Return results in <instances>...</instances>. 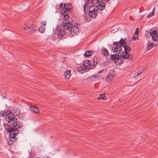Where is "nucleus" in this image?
Here are the masks:
<instances>
[{"instance_id": "1", "label": "nucleus", "mask_w": 158, "mask_h": 158, "mask_svg": "<svg viewBox=\"0 0 158 158\" xmlns=\"http://www.w3.org/2000/svg\"><path fill=\"white\" fill-rule=\"evenodd\" d=\"M7 123H4V126L7 132H9L11 138H14L19 133L18 129L22 127V124H18L17 118L13 113H9L6 116Z\"/></svg>"}, {"instance_id": "2", "label": "nucleus", "mask_w": 158, "mask_h": 158, "mask_svg": "<svg viewBox=\"0 0 158 158\" xmlns=\"http://www.w3.org/2000/svg\"><path fill=\"white\" fill-rule=\"evenodd\" d=\"M72 24L70 22H67L63 24L64 29H60L57 32L58 37L60 39L63 37L65 34V31L66 30L69 31Z\"/></svg>"}, {"instance_id": "3", "label": "nucleus", "mask_w": 158, "mask_h": 158, "mask_svg": "<svg viewBox=\"0 0 158 158\" xmlns=\"http://www.w3.org/2000/svg\"><path fill=\"white\" fill-rule=\"evenodd\" d=\"M123 46L125 52H123V54H121V56L123 59H128L131 61L132 60L133 57V56L131 54H128L131 50L130 48L127 45Z\"/></svg>"}, {"instance_id": "4", "label": "nucleus", "mask_w": 158, "mask_h": 158, "mask_svg": "<svg viewBox=\"0 0 158 158\" xmlns=\"http://www.w3.org/2000/svg\"><path fill=\"white\" fill-rule=\"evenodd\" d=\"M89 15L92 18H95L98 14L97 7L95 5L90 6L89 7Z\"/></svg>"}, {"instance_id": "5", "label": "nucleus", "mask_w": 158, "mask_h": 158, "mask_svg": "<svg viewBox=\"0 0 158 158\" xmlns=\"http://www.w3.org/2000/svg\"><path fill=\"white\" fill-rule=\"evenodd\" d=\"M23 29L27 32L31 34L32 32L35 31L37 29L35 26L32 24H25L23 28Z\"/></svg>"}, {"instance_id": "6", "label": "nucleus", "mask_w": 158, "mask_h": 158, "mask_svg": "<svg viewBox=\"0 0 158 158\" xmlns=\"http://www.w3.org/2000/svg\"><path fill=\"white\" fill-rule=\"evenodd\" d=\"M119 41L114 42L113 45L115 47H112L111 48V50L117 54L120 52L122 49L121 45H119Z\"/></svg>"}, {"instance_id": "7", "label": "nucleus", "mask_w": 158, "mask_h": 158, "mask_svg": "<svg viewBox=\"0 0 158 158\" xmlns=\"http://www.w3.org/2000/svg\"><path fill=\"white\" fill-rule=\"evenodd\" d=\"M116 73L114 70H110L106 77V81L109 82L112 80L114 77L115 76Z\"/></svg>"}, {"instance_id": "8", "label": "nucleus", "mask_w": 158, "mask_h": 158, "mask_svg": "<svg viewBox=\"0 0 158 158\" xmlns=\"http://www.w3.org/2000/svg\"><path fill=\"white\" fill-rule=\"evenodd\" d=\"M79 28L76 26L72 27L71 29L70 33L72 35H76L79 31Z\"/></svg>"}, {"instance_id": "9", "label": "nucleus", "mask_w": 158, "mask_h": 158, "mask_svg": "<svg viewBox=\"0 0 158 158\" xmlns=\"http://www.w3.org/2000/svg\"><path fill=\"white\" fill-rule=\"evenodd\" d=\"M83 65L84 68L86 70L89 69L91 67V62L88 60H85L83 61Z\"/></svg>"}, {"instance_id": "10", "label": "nucleus", "mask_w": 158, "mask_h": 158, "mask_svg": "<svg viewBox=\"0 0 158 158\" xmlns=\"http://www.w3.org/2000/svg\"><path fill=\"white\" fill-rule=\"evenodd\" d=\"M119 42H120V44L122 46L125 45V44L130 45L131 44V41L127 38H125L124 40L122 39L120 40Z\"/></svg>"}, {"instance_id": "11", "label": "nucleus", "mask_w": 158, "mask_h": 158, "mask_svg": "<svg viewBox=\"0 0 158 158\" xmlns=\"http://www.w3.org/2000/svg\"><path fill=\"white\" fill-rule=\"evenodd\" d=\"M64 8L67 11L70 12L72 11L73 6L70 3H64Z\"/></svg>"}, {"instance_id": "12", "label": "nucleus", "mask_w": 158, "mask_h": 158, "mask_svg": "<svg viewBox=\"0 0 158 158\" xmlns=\"http://www.w3.org/2000/svg\"><path fill=\"white\" fill-rule=\"evenodd\" d=\"M150 35L152 40L154 41H157L158 36L156 31H152Z\"/></svg>"}, {"instance_id": "13", "label": "nucleus", "mask_w": 158, "mask_h": 158, "mask_svg": "<svg viewBox=\"0 0 158 158\" xmlns=\"http://www.w3.org/2000/svg\"><path fill=\"white\" fill-rule=\"evenodd\" d=\"M97 7V9L100 10H102L105 9V6L104 2H102V1H101L99 3H98V6H96Z\"/></svg>"}, {"instance_id": "14", "label": "nucleus", "mask_w": 158, "mask_h": 158, "mask_svg": "<svg viewBox=\"0 0 158 158\" xmlns=\"http://www.w3.org/2000/svg\"><path fill=\"white\" fill-rule=\"evenodd\" d=\"M93 3H92V0H88L86 2V3H85L84 6H83L84 10V11H85V8L87 7L88 8V7H89L90 6V4Z\"/></svg>"}, {"instance_id": "15", "label": "nucleus", "mask_w": 158, "mask_h": 158, "mask_svg": "<svg viewBox=\"0 0 158 158\" xmlns=\"http://www.w3.org/2000/svg\"><path fill=\"white\" fill-rule=\"evenodd\" d=\"M86 79L88 81H94L97 79V77L96 76L92 75L87 78Z\"/></svg>"}, {"instance_id": "16", "label": "nucleus", "mask_w": 158, "mask_h": 158, "mask_svg": "<svg viewBox=\"0 0 158 158\" xmlns=\"http://www.w3.org/2000/svg\"><path fill=\"white\" fill-rule=\"evenodd\" d=\"M30 110L31 111H33V112L37 114L39 113L40 112L38 108L37 107L34 106H30Z\"/></svg>"}, {"instance_id": "17", "label": "nucleus", "mask_w": 158, "mask_h": 158, "mask_svg": "<svg viewBox=\"0 0 158 158\" xmlns=\"http://www.w3.org/2000/svg\"><path fill=\"white\" fill-rule=\"evenodd\" d=\"M94 53L93 51H86L84 55L85 56L88 57L90 56Z\"/></svg>"}, {"instance_id": "18", "label": "nucleus", "mask_w": 158, "mask_h": 158, "mask_svg": "<svg viewBox=\"0 0 158 158\" xmlns=\"http://www.w3.org/2000/svg\"><path fill=\"white\" fill-rule=\"evenodd\" d=\"M13 111V112H11V113H13L15 117V116L18 115L20 113V111L18 110L16 108H14Z\"/></svg>"}, {"instance_id": "19", "label": "nucleus", "mask_w": 158, "mask_h": 158, "mask_svg": "<svg viewBox=\"0 0 158 158\" xmlns=\"http://www.w3.org/2000/svg\"><path fill=\"white\" fill-rule=\"evenodd\" d=\"M101 52L104 56H108L109 53V52L107 50L104 48H102Z\"/></svg>"}, {"instance_id": "20", "label": "nucleus", "mask_w": 158, "mask_h": 158, "mask_svg": "<svg viewBox=\"0 0 158 158\" xmlns=\"http://www.w3.org/2000/svg\"><path fill=\"white\" fill-rule=\"evenodd\" d=\"M70 70H68L64 73V76L67 79H69L71 76Z\"/></svg>"}, {"instance_id": "21", "label": "nucleus", "mask_w": 158, "mask_h": 158, "mask_svg": "<svg viewBox=\"0 0 158 158\" xmlns=\"http://www.w3.org/2000/svg\"><path fill=\"white\" fill-rule=\"evenodd\" d=\"M98 100L102 99L103 100H106V98L105 96V94H100L99 96L97 98Z\"/></svg>"}, {"instance_id": "22", "label": "nucleus", "mask_w": 158, "mask_h": 158, "mask_svg": "<svg viewBox=\"0 0 158 158\" xmlns=\"http://www.w3.org/2000/svg\"><path fill=\"white\" fill-rule=\"evenodd\" d=\"M86 69H85L83 68L82 67H81L78 68V71L80 72V73H82L86 71Z\"/></svg>"}, {"instance_id": "23", "label": "nucleus", "mask_w": 158, "mask_h": 158, "mask_svg": "<svg viewBox=\"0 0 158 158\" xmlns=\"http://www.w3.org/2000/svg\"><path fill=\"white\" fill-rule=\"evenodd\" d=\"M110 58L112 60H115L118 59V56L116 54L112 55L110 56Z\"/></svg>"}, {"instance_id": "24", "label": "nucleus", "mask_w": 158, "mask_h": 158, "mask_svg": "<svg viewBox=\"0 0 158 158\" xmlns=\"http://www.w3.org/2000/svg\"><path fill=\"white\" fill-rule=\"evenodd\" d=\"M67 11L64 8L62 9L61 13L63 15H66L67 14Z\"/></svg>"}, {"instance_id": "25", "label": "nucleus", "mask_w": 158, "mask_h": 158, "mask_svg": "<svg viewBox=\"0 0 158 158\" xmlns=\"http://www.w3.org/2000/svg\"><path fill=\"white\" fill-rule=\"evenodd\" d=\"M153 44L149 43H148V46L147 47V50H149L153 46Z\"/></svg>"}, {"instance_id": "26", "label": "nucleus", "mask_w": 158, "mask_h": 158, "mask_svg": "<svg viewBox=\"0 0 158 158\" xmlns=\"http://www.w3.org/2000/svg\"><path fill=\"white\" fill-rule=\"evenodd\" d=\"M45 29V28H44L42 26H41L39 28V31L40 32L43 33Z\"/></svg>"}, {"instance_id": "27", "label": "nucleus", "mask_w": 158, "mask_h": 158, "mask_svg": "<svg viewBox=\"0 0 158 158\" xmlns=\"http://www.w3.org/2000/svg\"><path fill=\"white\" fill-rule=\"evenodd\" d=\"M93 4H95L99 3L101 1V0H92Z\"/></svg>"}, {"instance_id": "28", "label": "nucleus", "mask_w": 158, "mask_h": 158, "mask_svg": "<svg viewBox=\"0 0 158 158\" xmlns=\"http://www.w3.org/2000/svg\"><path fill=\"white\" fill-rule=\"evenodd\" d=\"M0 114L1 116H4L6 115L7 114V113L6 111H2L0 112Z\"/></svg>"}, {"instance_id": "29", "label": "nucleus", "mask_w": 158, "mask_h": 158, "mask_svg": "<svg viewBox=\"0 0 158 158\" xmlns=\"http://www.w3.org/2000/svg\"><path fill=\"white\" fill-rule=\"evenodd\" d=\"M154 14V13L153 11H152L151 13H149L147 16V18H148L149 17H151Z\"/></svg>"}, {"instance_id": "30", "label": "nucleus", "mask_w": 158, "mask_h": 158, "mask_svg": "<svg viewBox=\"0 0 158 158\" xmlns=\"http://www.w3.org/2000/svg\"><path fill=\"white\" fill-rule=\"evenodd\" d=\"M64 16V18L65 20H67L69 18V15L67 14L66 15H63Z\"/></svg>"}, {"instance_id": "31", "label": "nucleus", "mask_w": 158, "mask_h": 158, "mask_svg": "<svg viewBox=\"0 0 158 158\" xmlns=\"http://www.w3.org/2000/svg\"><path fill=\"white\" fill-rule=\"evenodd\" d=\"M47 23V22L45 21H43L42 22V25L41 26H42L44 28H46V25Z\"/></svg>"}, {"instance_id": "32", "label": "nucleus", "mask_w": 158, "mask_h": 158, "mask_svg": "<svg viewBox=\"0 0 158 158\" xmlns=\"http://www.w3.org/2000/svg\"><path fill=\"white\" fill-rule=\"evenodd\" d=\"M139 29L138 28H136L135 29V34H138L139 32Z\"/></svg>"}, {"instance_id": "33", "label": "nucleus", "mask_w": 158, "mask_h": 158, "mask_svg": "<svg viewBox=\"0 0 158 158\" xmlns=\"http://www.w3.org/2000/svg\"><path fill=\"white\" fill-rule=\"evenodd\" d=\"M59 7L61 9H63V7H64V6H63V4L62 3H61L60 4Z\"/></svg>"}, {"instance_id": "34", "label": "nucleus", "mask_w": 158, "mask_h": 158, "mask_svg": "<svg viewBox=\"0 0 158 158\" xmlns=\"http://www.w3.org/2000/svg\"><path fill=\"white\" fill-rule=\"evenodd\" d=\"M141 73V71H138V73H137V75L136 76H135V77H136L137 76H138L139 74H140Z\"/></svg>"}, {"instance_id": "35", "label": "nucleus", "mask_w": 158, "mask_h": 158, "mask_svg": "<svg viewBox=\"0 0 158 158\" xmlns=\"http://www.w3.org/2000/svg\"><path fill=\"white\" fill-rule=\"evenodd\" d=\"M158 36V30L156 31Z\"/></svg>"}, {"instance_id": "36", "label": "nucleus", "mask_w": 158, "mask_h": 158, "mask_svg": "<svg viewBox=\"0 0 158 158\" xmlns=\"http://www.w3.org/2000/svg\"><path fill=\"white\" fill-rule=\"evenodd\" d=\"M133 40H135V37H133Z\"/></svg>"}, {"instance_id": "37", "label": "nucleus", "mask_w": 158, "mask_h": 158, "mask_svg": "<svg viewBox=\"0 0 158 158\" xmlns=\"http://www.w3.org/2000/svg\"><path fill=\"white\" fill-rule=\"evenodd\" d=\"M143 68H141L140 69V70H142V69H143Z\"/></svg>"}, {"instance_id": "38", "label": "nucleus", "mask_w": 158, "mask_h": 158, "mask_svg": "<svg viewBox=\"0 0 158 158\" xmlns=\"http://www.w3.org/2000/svg\"><path fill=\"white\" fill-rule=\"evenodd\" d=\"M146 68H145L144 69H143V71L144 70H146Z\"/></svg>"}, {"instance_id": "39", "label": "nucleus", "mask_w": 158, "mask_h": 158, "mask_svg": "<svg viewBox=\"0 0 158 158\" xmlns=\"http://www.w3.org/2000/svg\"><path fill=\"white\" fill-rule=\"evenodd\" d=\"M102 73V72H101V71H99L98 72V73Z\"/></svg>"}]
</instances>
